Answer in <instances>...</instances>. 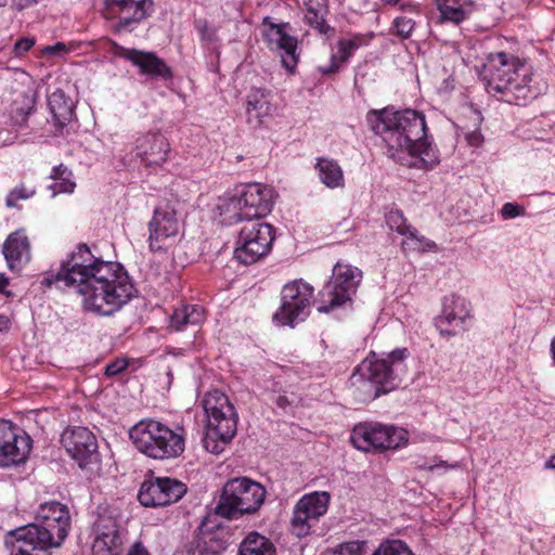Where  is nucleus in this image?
I'll return each mask as SVG.
<instances>
[{
  "label": "nucleus",
  "instance_id": "nucleus-1",
  "mask_svg": "<svg viewBox=\"0 0 555 555\" xmlns=\"http://www.w3.org/2000/svg\"><path fill=\"white\" fill-rule=\"evenodd\" d=\"M366 120L371 130L382 137L390 157L402 160L401 155H409L415 158L413 166L418 168H431L438 163L427 140L425 117L421 113L384 108L369 112Z\"/></svg>",
  "mask_w": 555,
  "mask_h": 555
},
{
  "label": "nucleus",
  "instance_id": "nucleus-2",
  "mask_svg": "<svg viewBox=\"0 0 555 555\" xmlns=\"http://www.w3.org/2000/svg\"><path fill=\"white\" fill-rule=\"evenodd\" d=\"M69 528V513L59 502L40 506L36 521L5 534L4 545L10 555H46V551L61 545Z\"/></svg>",
  "mask_w": 555,
  "mask_h": 555
},
{
  "label": "nucleus",
  "instance_id": "nucleus-3",
  "mask_svg": "<svg viewBox=\"0 0 555 555\" xmlns=\"http://www.w3.org/2000/svg\"><path fill=\"white\" fill-rule=\"evenodd\" d=\"M76 289L82 296V305L87 311L112 315L131 298L133 285L122 267L113 262L78 284Z\"/></svg>",
  "mask_w": 555,
  "mask_h": 555
},
{
  "label": "nucleus",
  "instance_id": "nucleus-4",
  "mask_svg": "<svg viewBox=\"0 0 555 555\" xmlns=\"http://www.w3.org/2000/svg\"><path fill=\"white\" fill-rule=\"evenodd\" d=\"M483 78L487 91L504 93L507 102L521 104L534 96L531 69L504 52L489 56Z\"/></svg>",
  "mask_w": 555,
  "mask_h": 555
},
{
  "label": "nucleus",
  "instance_id": "nucleus-5",
  "mask_svg": "<svg viewBox=\"0 0 555 555\" xmlns=\"http://www.w3.org/2000/svg\"><path fill=\"white\" fill-rule=\"evenodd\" d=\"M203 408L207 417L203 446L212 454H220L237 430V414L229 398L219 390L206 393Z\"/></svg>",
  "mask_w": 555,
  "mask_h": 555
},
{
  "label": "nucleus",
  "instance_id": "nucleus-6",
  "mask_svg": "<svg viewBox=\"0 0 555 555\" xmlns=\"http://www.w3.org/2000/svg\"><path fill=\"white\" fill-rule=\"evenodd\" d=\"M271 191L260 184H248L235 189L219 199L217 206L222 222H234L260 219L272 209Z\"/></svg>",
  "mask_w": 555,
  "mask_h": 555
},
{
  "label": "nucleus",
  "instance_id": "nucleus-7",
  "mask_svg": "<svg viewBox=\"0 0 555 555\" xmlns=\"http://www.w3.org/2000/svg\"><path fill=\"white\" fill-rule=\"evenodd\" d=\"M137 449L155 460L173 459L184 451V438L156 421H142L129 431Z\"/></svg>",
  "mask_w": 555,
  "mask_h": 555
},
{
  "label": "nucleus",
  "instance_id": "nucleus-8",
  "mask_svg": "<svg viewBox=\"0 0 555 555\" xmlns=\"http://www.w3.org/2000/svg\"><path fill=\"white\" fill-rule=\"evenodd\" d=\"M264 498L266 489L259 482L245 477L234 478L223 486L215 512L223 518L237 519L257 512Z\"/></svg>",
  "mask_w": 555,
  "mask_h": 555
},
{
  "label": "nucleus",
  "instance_id": "nucleus-9",
  "mask_svg": "<svg viewBox=\"0 0 555 555\" xmlns=\"http://www.w3.org/2000/svg\"><path fill=\"white\" fill-rule=\"evenodd\" d=\"M112 262L103 261L94 257L90 248L86 244L77 247L70 257L62 263L60 271L44 276L41 284L51 287L63 283L65 286L76 288L78 284L92 278L98 270L104 266H109Z\"/></svg>",
  "mask_w": 555,
  "mask_h": 555
},
{
  "label": "nucleus",
  "instance_id": "nucleus-10",
  "mask_svg": "<svg viewBox=\"0 0 555 555\" xmlns=\"http://www.w3.org/2000/svg\"><path fill=\"white\" fill-rule=\"evenodd\" d=\"M408 431L391 425L380 423H360L350 435L354 448L364 452H383L398 449L408 443Z\"/></svg>",
  "mask_w": 555,
  "mask_h": 555
},
{
  "label": "nucleus",
  "instance_id": "nucleus-11",
  "mask_svg": "<svg viewBox=\"0 0 555 555\" xmlns=\"http://www.w3.org/2000/svg\"><path fill=\"white\" fill-rule=\"evenodd\" d=\"M406 349L390 352L387 359H365L358 367L357 374L375 386L373 398L386 393L397 386L399 373L404 371L403 360Z\"/></svg>",
  "mask_w": 555,
  "mask_h": 555
},
{
  "label": "nucleus",
  "instance_id": "nucleus-12",
  "mask_svg": "<svg viewBox=\"0 0 555 555\" xmlns=\"http://www.w3.org/2000/svg\"><path fill=\"white\" fill-rule=\"evenodd\" d=\"M273 240L272 225L251 219L240 231L234 258L243 264H253L269 253Z\"/></svg>",
  "mask_w": 555,
  "mask_h": 555
},
{
  "label": "nucleus",
  "instance_id": "nucleus-13",
  "mask_svg": "<svg viewBox=\"0 0 555 555\" xmlns=\"http://www.w3.org/2000/svg\"><path fill=\"white\" fill-rule=\"evenodd\" d=\"M313 297V287L302 280H295L284 285L281 292V307L273 319L281 325L293 326L295 321L305 320Z\"/></svg>",
  "mask_w": 555,
  "mask_h": 555
},
{
  "label": "nucleus",
  "instance_id": "nucleus-14",
  "mask_svg": "<svg viewBox=\"0 0 555 555\" xmlns=\"http://www.w3.org/2000/svg\"><path fill=\"white\" fill-rule=\"evenodd\" d=\"M331 495L326 491H315L301 496L294 506L291 531L297 538L311 534L320 518L328 509Z\"/></svg>",
  "mask_w": 555,
  "mask_h": 555
},
{
  "label": "nucleus",
  "instance_id": "nucleus-15",
  "mask_svg": "<svg viewBox=\"0 0 555 555\" xmlns=\"http://www.w3.org/2000/svg\"><path fill=\"white\" fill-rule=\"evenodd\" d=\"M361 279V271L349 264L337 263L333 269L332 280L321 292L323 302L318 310L328 312L330 309L346 302L354 292Z\"/></svg>",
  "mask_w": 555,
  "mask_h": 555
},
{
  "label": "nucleus",
  "instance_id": "nucleus-16",
  "mask_svg": "<svg viewBox=\"0 0 555 555\" xmlns=\"http://www.w3.org/2000/svg\"><path fill=\"white\" fill-rule=\"evenodd\" d=\"M106 8L116 15L117 33L132 31L155 11L154 0H105Z\"/></svg>",
  "mask_w": 555,
  "mask_h": 555
},
{
  "label": "nucleus",
  "instance_id": "nucleus-17",
  "mask_svg": "<svg viewBox=\"0 0 555 555\" xmlns=\"http://www.w3.org/2000/svg\"><path fill=\"white\" fill-rule=\"evenodd\" d=\"M179 219L177 209L169 203L155 208L152 220L149 222V243L153 251L165 250L170 240L179 233Z\"/></svg>",
  "mask_w": 555,
  "mask_h": 555
},
{
  "label": "nucleus",
  "instance_id": "nucleus-18",
  "mask_svg": "<svg viewBox=\"0 0 555 555\" xmlns=\"http://www.w3.org/2000/svg\"><path fill=\"white\" fill-rule=\"evenodd\" d=\"M10 421H0V466L20 464L31 449V439Z\"/></svg>",
  "mask_w": 555,
  "mask_h": 555
},
{
  "label": "nucleus",
  "instance_id": "nucleus-19",
  "mask_svg": "<svg viewBox=\"0 0 555 555\" xmlns=\"http://www.w3.org/2000/svg\"><path fill=\"white\" fill-rule=\"evenodd\" d=\"M61 443L81 468L98 461L96 438L86 427L65 429L61 436Z\"/></svg>",
  "mask_w": 555,
  "mask_h": 555
},
{
  "label": "nucleus",
  "instance_id": "nucleus-20",
  "mask_svg": "<svg viewBox=\"0 0 555 555\" xmlns=\"http://www.w3.org/2000/svg\"><path fill=\"white\" fill-rule=\"evenodd\" d=\"M469 317L466 302L456 295L446 296L442 300V311L435 319V326L442 336H454L464 330L463 323Z\"/></svg>",
  "mask_w": 555,
  "mask_h": 555
},
{
  "label": "nucleus",
  "instance_id": "nucleus-21",
  "mask_svg": "<svg viewBox=\"0 0 555 555\" xmlns=\"http://www.w3.org/2000/svg\"><path fill=\"white\" fill-rule=\"evenodd\" d=\"M263 37L268 47L280 53L283 65L293 69L297 64V40L285 31V25L269 24Z\"/></svg>",
  "mask_w": 555,
  "mask_h": 555
},
{
  "label": "nucleus",
  "instance_id": "nucleus-22",
  "mask_svg": "<svg viewBox=\"0 0 555 555\" xmlns=\"http://www.w3.org/2000/svg\"><path fill=\"white\" fill-rule=\"evenodd\" d=\"M135 151L146 166H159L167 159L169 143L158 132L145 133L137 139Z\"/></svg>",
  "mask_w": 555,
  "mask_h": 555
},
{
  "label": "nucleus",
  "instance_id": "nucleus-23",
  "mask_svg": "<svg viewBox=\"0 0 555 555\" xmlns=\"http://www.w3.org/2000/svg\"><path fill=\"white\" fill-rule=\"evenodd\" d=\"M121 51L120 55L137 66L141 74L163 79L172 77L171 69L155 53L125 48Z\"/></svg>",
  "mask_w": 555,
  "mask_h": 555
},
{
  "label": "nucleus",
  "instance_id": "nucleus-24",
  "mask_svg": "<svg viewBox=\"0 0 555 555\" xmlns=\"http://www.w3.org/2000/svg\"><path fill=\"white\" fill-rule=\"evenodd\" d=\"M10 270H20L30 260V244L23 230L11 233L2 248Z\"/></svg>",
  "mask_w": 555,
  "mask_h": 555
},
{
  "label": "nucleus",
  "instance_id": "nucleus-25",
  "mask_svg": "<svg viewBox=\"0 0 555 555\" xmlns=\"http://www.w3.org/2000/svg\"><path fill=\"white\" fill-rule=\"evenodd\" d=\"M270 92L262 88H253L246 98V115L250 125L259 127L272 114Z\"/></svg>",
  "mask_w": 555,
  "mask_h": 555
},
{
  "label": "nucleus",
  "instance_id": "nucleus-26",
  "mask_svg": "<svg viewBox=\"0 0 555 555\" xmlns=\"http://www.w3.org/2000/svg\"><path fill=\"white\" fill-rule=\"evenodd\" d=\"M48 105L54 121L59 126H64L72 120L74 104L62 90H56L48 96Z\"/></svg>",
  "mask_w": 555,
  "mask_h": 555
},
{
  "label": "nucleus",
  "instance_id": "nucleus-27",
  "mask_svg": "<svg viewBox=\"0 0 555 555\" xmlns=\"http://www.w3.org/2000/svg\"><path fill=\"white\" fill-rule=\"evenodd\" d=\"M319 178L330 189L343 188L345 185L344 172L336 160L318 158L315 164Z\"/></svg>",
  "mask_w": 555,
  "mask_h": 555
},
{
  "label": "nucleus",
  "instance_id": "nucleus-28",
  "mask_svg": "<svg viewBox=\"0 0 555 555\" xmlns=\"http://www.w3.org/2000/svg\"><path fill=\"white\" fill-rule=\"evenodd\" d=\"M238 555H275L273 543L258 532H250L241 542Z\"/></svg>",
  "mask_w": 555,
  "mask_h": 555
},
{
  "label": "nucleus",
  "instance_id": "nucleus-29",
  "mask_svg": "<svg viewBox=\"0 0 555 555\" xmlns=\"http://www.w3.org/2000/svg\"><path fill=\"white\" fill-rule=\"evenodd\" d=\"M442 21L460 24L466 20L472 0H436Z\"/></svg>",
  "mask_w": 555,
  "mask_h": 555
},
{
  "label": "nucleus",
  "instance_id": "nucleus-30",
  "mask_svg": "<svg viewBox=\"0 0 555 555\" xmlns=\"http://www.w3.org/2000/svg\"><path fill=\"white\" fill-rule=\"evenodd\" d=\"M163 488L159 485V478H154L151 480H145L138 493V499L143 506L147 507H157L163 505L162 494Z\"/></svg>",
  "mask_w": 555,
  "mask_h": 555
},
{
  "label": "nucleus",
  "instance_id": "nucleus-31",
  "mask_svg": "<svg viewBox=\"0 0 555 555\" xmlns=\"http://www.w3.org/2000/svg\"><path fill=\"white\" fill-rule=\"evenodd\" d=\"M158 478L163 488L162 494L165 496L163 498L164 506L178 502L186 493L188 488L182 481L169 477Z\"/></svg>",
  "mask_w": 555,
  "mask_h": 555
},
{
  "label": "nucleus",
  "instance_id": "nucleus-32",
  "mask_svg": "<svg viewBox=\"0 0 555 555\" xmlns=\"http://www.w3.org/2000/svg\"><path fill=\"white\" fill-rule=\"evenodd\" d=\"M120 537L115 524L102 531L95 539L93 548L96 551L106 550L111 555L119 554Z\"/></svg>",
  "mask_w": 555,
  "mask_h": 555
},
{
  "label": "nucleus",
  "instance_id": "nucleus-33",
  "mask_svg": "<svg viewBox=\"0 0 555 555\" xmlns=\"http://www.w3.org/2000/svg\"><path fill=\"white\" fill-rule=\"evenodd\" d=\"M225 548L227 544L223 540L209 535L196 541L186 555H221Z\"/></svg>",
  "mask_w": 555,
  "mask_h": 555
},
{
  "label": "nucleus",
  "instance_id": "nucleus-34",
  "mask_svg": "<svg viewBox=\"0 0 555 555\" xmlns=\"http://www.w3.org/2000/svg\"><path fill=\"white\" fill-rule=\"evenodd\" d=\"M356 47L357 44L352 40H340L338 43L339 55L332 54L330 64L325 66H320V72L323 74L336 73L339 69L340 64L348 60V57L351 55Z\"/></svg>",
  "mask_w": 555,
  "mask_h": 555
},
{
  "label": "nucleus",
  "instance_id": "nucleus-35",
  "mask_svg": "<svg viewBox=\"0 0 555 555\" xmlns=\"http://www.w3.org/2000/svg\"><path fill=\"white\" fill-rule=\"evenodd\" d=\"M69 175L67 168L62 165L53 169L51 178L54 182L49 186L53 195L59 193H72L74 191L75 183L67 178Z\"/></svg>",
  "mask_w": 555,
  "mask_h": 555
},
{
  "label": "nucleus",
  "instance_id": "nucleus-36",
  "mask_svg": "<svg viewBox=\"0 0 555 555\" xmlns=\"http://www.w3.org/2000/svg\"><path fill=\"white\" fill-rule=\"evenodd\" d=\"M325 8L321 4L313 7L312 2L309 3L305 13V21L318 29L321 34H326L330 30V26L325 23Z\"/></svg>",
  "mask_w": 555,
  "mask_h": 555
},
{
  "label": "nucleus",
  "instance_id": "nucleus-37",
  "mask_svg": "<svg viewBox=\"0 0 555 555\" xmlns=\"http://www.w3.org/2000/svg\"><path fill=\"white\" fill-rule=\"evenodd\" d=\"M387 223L391 230H396L398 233L402 235H409L410 238L416 240V230L412 229L402 215V212L396 210L390 211L387 215Z\"/></svg>",
  "mask_w": 555,
  "mask_h": 555
},
{
  "label": "nucleus",
  "instance_id": "nucleus-38",
  "mask_svg": "<svg viewBox=\"0 0 555 555\" xmlns=\"http://www.w3.org/2000/svg\"><path fill=\"white\" fill-rule=\"evenodd\" d=\"M372 555H414L408 544L401 540H390L382 543Z\"/></svg>",
  "mask_w": 555,
  "mask_h": 555
},
{
  "label": "nucleus",
  "instance_id": "nucleus-39",
  "mask_svg": "<svg viewBox=\"0 0 555 555\" xmlns=\"http://www.w3.org/2000/svg\"><path fill=\"white\" fill-rule=\"evenodd\" d=\"M366 543L364 541H350L339 544L335 550V555H363Z\"/></svg>",
  "mask_w": 555,
  "mask_h": 555
},
{
  "label": "nucleus",
  "instance_id": "nucleus-40",
  "mask_svg": "<svg viewBox=\"0 0 555 555\" xmlns=\"http://www.w3.org/2000/svg\"><path fill=\"white\" fill-rule=\"evenodd\" d=\"M26 92L23 93V105L16 106L15 112L21 116L22 121H24L27 116L33 112L35 103H36V96L34 93L33 88H27Z\"/></svg>",
  "mask_w": 555,
  "mask_h": 555
},
{
  "label": "nucleus",
  "instance_id": "nucleus-41",
  "mask_svg": "<svg viewBox=\"0 0 555 555\" xmlns=\"http://www.w3.org/2000/svg\"><path fill=\"white\" fill-rule=\"evenodd\" d=\"M35 194V189H27L24 185H21L18 188H15L10 192V194L7 196L5 203L8 207H15L16 202L20 199H27L31 197Z\"/></svg>",
  "mask_w": 555,
  "mask_h": 555
},
{
  "label": "nucleus",
  "instance_id": "nucleus-42",
  "mask_svg": "<svg viewBox=\"0 0 555 555\" xmlns=\"http://www.w3.org/2000/svg\"><path fill=\"white\" fill-rule=\"evenodd\" d=\"M414 25H415V23L411 18L404 17V16L397 17L393 22V27H395L396 34L402 38L410 37V35L414 28Z\"/></svg>",
  "mask_w": 555,
  "mask_h": 555
},
{
  "label": "nucleus",
  "instance_id": "nucleus-43",
  "mask_svg": "<svg viewBox=\"0 0 555 555\" xmlns=\"http://www.w3.org/2000/svg\"><path fill=\"white\" fill-rule=\"evenodd\" d=\"M299 400V397L294 392H292L289 396L286 393H280L275 398V403L279 408L286 411L288 408L297 405Z\"/></svg>",
  "mask_w": 555,
  "mask_h": 555
},
{
  "label": "nucleus",
  "instance_id": "nucleus-44",
  "mask_svg": "<svg viewBox=\"0 0 555 555\" xmlns=\"http://www.w3.org/2000/svg\"><path fill=\"white\" fill-rule=\"evenodd\" d=\"M188 323V310L186 306H183L180 309H176L173 314L171 315V326H173L177 331L181 330Z\"/></svg>",
  "mask_w": 555,
  "mask_h": 555
},
{
  "label": "nucleus",
  "instance_id": "nucleus-45",
  "mask_svg": "<svg viewBox=\"0 0 555 555\" xmlns=\"http://www.w3.org/2000/svg\"><path fill=\"white\" fill-rule=\"evenodd\" d=\"M188 323L199 324L204 320V310L197 305H186Z\"/></svg>",
  "mask_w": 555,
  "mask_h": 555
},
{
  "label": "nucleus",
  "instance_id": "nucleus-46",
  "mask_svg": "<svg viewBox=\"0 0 555 555\" xmlns=\"http://www.w3.org/2000/svg\"><path fill=\"white\" fill-rule=\"evenodd\" d=\"M127 366L128 362L125 359H117L106 365L105 374L107 376H116L122 371H125Z\"/></svg>",
  "mask_w": 555,
  "mask_h": 555
},
{
  "label": "nucleus",
  "instance_id": "nucleus-47",
  "mask_svg": "<svg viewBox=\"0 0 555 555\" xmlns=\"http://www.w3.org/2000/svg\"><path fill=\"white\" fill-rule=\"evenodd\" d=\"M35 44V39L30 37H24L18 39L14 44V52L16 55H22L23 53L29 51Z\"/></svg>",
  "mask_w": 555,
  "mask_h": 555
},
{
  "label": "nucleus",
  "instance_id": "nucleus-48",
  "mask_svg": "<svg viewBox=\"0 0 555 555\" xmlns=\"http://www.w3.org/2000/svg\"><path fill=\"white\" fill-rule=\"evenodd\" d=\"M197 30L201 35V38L206 41H212L215 38V30L211 29L207 23V21L197 22Z\"/></svg>",
  "mask_w": 555,
  "mask_h": 555
},
{
  "label": "nucleus",
  "instance_id": "nucleus-49",
  "mask_svg": "<svg viewBox=\"0 0 555 555\" xmlns=\"http://www.w3.org/2000/svg\"><path fill=\"white\" fill-rule=\"evenodd\" d=\"M459 465L457 464H448L447 462L442 461V460H439V461H435V463L433 464H418L417 465V468L421 469V470H429V472H434L435 469L437 468H456Z\"/></svg>",
  "mask_w": 555,
  "mask_h": 555
},
{
  "label": "nucleus",
  "instance_id": "nucleus-50",
  "mask_svg": "<svg viewBox=\"0 0 555 555\" xmlns=\"http://www.w3.org/2000/svg\"><path fill=\"white\" fill-rule=\"evenodd\" d=\"M465 139L470 146H479L483 142V137L478 129L467 131Z\"/></svg>",
  "mask_w": 555,
  "mask_h": 555
},
{
  "label": "nucleus",
  "instance_id": "nucleus-51",
  "mask_svg": "<svg viewBox=\"0 0 555 555\" xmlns=\"http://www.w3.org/2000/svg\"><path fill=\"white\" fill-rule=\"evenodd\" d=\"M520 210L521 208L518 205L506 203L502 208V216L504 218H514L520 215Z\"/></svg>",
  "mask_w": 555,
  "mask_h": 555
},
{
  "label": "nucleus",
  "instance_id": "nucleus-52",
  "mask_svg": "<svg viewBox=\"0 0 555 555\" xmlns=\"http://www.w3.org/2000/svg\"><path fill=\"white\" fill-rule=\"evenodd\" d=\"M64 51H66V46L63 42H57L53 46H47L42 50V52L47 54H60Z\"/></svg>",
  "mask_w": 555,
  "mask_h": 555
},
{
  "label": "nucleus",
  "instance_id": "nucleus-53",
  "mask_svg": "<svg viewBox=\"0 0 555 555\" xmlns=\"http://www.w3.org/2000/svg\"><path fill=\"white\" fill-rule=\"evenodd\" d=\"M128 555H147V552L141 543H135Z\"/></svg>",
  "mask_w": 555,
  "mask_h": 555
},
{
  "label": "nucleus",
  "instance_id": "nucleus-54",
  "mask_svg": "<svg viewBox=\"0 0 555 555\" xmlns=\"http://www.w3.org/2000/svg\"><path fill=\"white\" fill-rule=\"evenodd\" d=\"M40 0H15L16 5L20 10L37 4Z\"/></svg>",
  "mask_w": 555,
  "mask_h": 555
},
{
  "label": "nucleus",
  "instance_id": "nucleus-55",
  "mask_svg": "<svg viewBox=\"0 0 555 555\" xmlns=\"http://www.w3.org/2000/svg\"><path fill=\"white\" fill-rule=\"evenodd\" d=\"M8 285L9 279L3 273H0V293H5V288Z\"/></svg>",
  "mask_w": 555,
  "mask_h": 555
},
{
  "label": "nucleus",
  "instance_id": "nucleus-56",
  "mask_svg": "<svg viewBox=\"0 0 555 555\" xmlns=\"http://www.w3.org/2000/svg\"><path fill=\"white\" fill-rule=\"evenodd\" d=\"M545 467L555 470V455L546 462Z\"/></svg>",
  "mask_w": 555,
  "mask_h": 555
},
{
  "label": "nucleus",
  "instance_id": "nucleus-57",
  "mask_svg": "<svg viewBox=\"0 0 555 555\" xmlns=\"http://www.w3.org/2000/svg\"><path fill=\"white\" fill-rule=\"evenodd\" d=\"M474 115H475V120H476L478 124H480V122H481V120H482V117H481L480 113H479V112H477V111H474Z\"/></svg>",
  "mask_w": 555,
  "mask_h": 555
},
{
  "label": "nucleus",
  "instance_id": "nucleus-58",
  "mask_svg": "<svg viewBox=\"0 0 555 555\" xmlns=\"http://www.w3.org/2000/svg\"><path fill=\"white\" fill-rule=\"evenodd\" d=\"M399 0H388V2L397 3Z\"/></svg>",
  "mask_w": 555,
  "mask_h": 555
},
{
  "label": "nucleus",
  "instance_id": "nucleus-59",
  "mask_svg": "<svg viewBox=\"0 0 555 555\" xmlns=\"http://www.w3.org/2000/svg\"><path fill=\"white\" fill-rule=\"evenodd\" d=\"M5 0H0V7L4 4Z\"/></svg>",
  "mask_w": 555,
  "mask_h": 555
},
{
  "label": "nucleus",
  "instance_id": "nucleus-60",
  "mask_svg": "<svg viewBox=\"0 0 555 555\" xmlns=\"http://www.w3.org/2000/svg\"><path fill=\"white\" fill-rule=\"evenodd\" d=\"M427 246L431 247V246H434V243H427Z\"/></svg>",
  "mask_w": 555,
  "mask_h": 555
}]
</instances>
